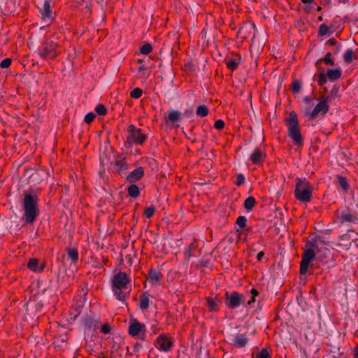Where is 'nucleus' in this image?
Returning a JSON list of instances; mask_svg holds the SVG:
<instances>
[{
	"mask_svg": "<svg viewBox=\"0 0 358 358\" xmlns=\"http://www.w3.org/2000/svg\"><path fill=\"white\" fill-rule=\"evenodd\" d=\"M317 258L320 261L327 263L326 259L329 258L331 255V250L327 248H316Z\"/></svg>",
	"mask_w": 358,
	"mask_h": 358,
	"instance_id": "obj_25",
	"label": "nucleus"
},
{
	"mask_svg": "<svg viewBox=\"0 0 358 358\" xmlns=\"http://www.w3.org/2000/svg\"><path fill=\"white\" fill-rule=\"evenodd\" d=\"M206 304L209 311L217 312L222 305V301L220 299H217V297H208L206 299Z\"/></svg>",
	"mask_w": 358,
	"mask_h": 358,
	"instance_id": "obj_21",
	"label": "nucleus"
},
{
	"mask_svg": "<svg viewBox=\"0 0 358 358\" xmlns=\"http://www.w3.org/2000/svg\"><path fill=\"white\" fill-rule=\"evenodd\" d=\"M352 243H354L357 247H358V238H355L352 241Z\"/></svg>",
	"mask_w": 358,
	"mask_h": 358,
	"instance_id": "obj_64",
	"label": "nucleus"
},
{
	"mask_svg": "<svg viewBox=\"0 0 358 358\" xmlns=\"http://www.w3.org/2000/svg\"><path fill=\"white\" fill-rule=\"evenodd\" d=\"M302 3H311L313 0H301Z\"/></svg>",
	"mask_w": 358,
	"mask_h": 358,
	"instance_id": "obj_63",
	"label": "nucleus"
},
{
	"mask_svg": "<svg viewBox=\"0 0 358 358\" xmlns=\"http://www.w3.org/2000/svg\"><path fill=\"white\" fill-rule=\"evenodd\" d=\"M327 43H328L330 45H331V46H335V45H337V44H338L337 41H336L335 38H330V39L328 41V42H327Z\"/></svg>",
	"mask_w": 358,
	"mask_h": 358,
	"instance_id": "obj_56",
	"label": "nucleus"
},
{
	"mask_svg": "<svg viewBox=\"0 0 358 358\" xmlns=\"http://www.w3.org/2000/svg\"><path fill=\"white\" fill-rule=\"evenodd\" d=\"M301 81L299 80H294L292 81L290 88L294 94H298L301 89Z\"/></svg>",
	"mask_w": 358,
	"mask_h": 358,
	"instance_id": "obj_38",
	"label": "nucleus"
},
{
	"mask_svg": "<svg viewBox=\"0 0 358 358\" xmlns=\"http://www.w3.org/2000/svg\"><path fill=\"white\" fill-rule=\"evenodd\" d=\"M322 62H324L327 65H330L332 66H335L334 60L333 59H331V54L329 52H327L323 58L319 59L316 62L315 66L318 67L319 64Z\"/></svg>",
	"mask_w": 358,
	"mask_h": 358,
	"instance_id": "obj_30",
	"label": "nucleus"
},
{
	"mask_svg": "<svg viewBox=\"0 0 358 358\" xmlns=\"http://www.w3.org/2000/svg\"><path fill=\"white\" fill-rule=\"evenodd\" d=\"M306 250L302 255V260L300 262V274L305 275L308 269L310 262L315 258L314 249L317 248L315 242H308L306 245Z\"/></svg>",
	"mask_w": 358,
	"mask_h": 358,
	"instance_id": "obj_7",
	"label": "nucleus"
},
{
	"mask_svg": "<svg viewBox=\"0 0 358 358\" xmlns=\"http://www.w3.org/2000/svg\"><path fill=\"white\" fill-rule=\"evenodd\" d=\"M68 258L71 259V263H76L79 259L78 249L76 248L68 247L66 248Z\"/></svg>",
	"mask_w": 358,
	"mask_h": 358,
	"instance_id": "obj_27",
	"label": "nucleus"
},
{
	"mask_svg": "<svg viewBox=\"0 0 358 358\" xmlns=\"http://www.w3.org/2000/svg\"><path fill=\"white\" fill-rule=\"evenodd\" d=\"M146 326L136 319H131L128 327V334L134 338L141 340L145 339Z\"/></svg>",
	"mask_w": 358,
	"mask_h": 358,
	"instance_id": "obj_11",
	"label": "nucleus"
},
{
	"mask_svg": "<svg viewBox=\"0 0 358 358\" xmlns=\"http://www.w3.org/2000/svg\"><path fill=\"white\" fill-rule=\"evenodd\" d=\"M256 297L251 296L250 299L247 302L245 301L243 306L244 307H248L250 306L252 303H254L256 301Z\"/></svg>",
	"mask_w": 358,
	"mask_h": 358,
	"instance_id": "obj_54",
	"label": "nucleus"
},
{
	"mask_svg": "<svg viewBox=\"0 0 358 358\" xmlns=\"http://www.w3.org/2000/svg\"><path fill=\"white\" fill-rule=\"evenodd\" d=\"M111 169L113 173L123 176L129 170V164L125 158L116 159L111 162Z\"/></svg>",
	"mask_w": 358,
	"mask_h": 358,
	"instance_id": "obj_12",
	"label": "nucleus"
},
{
	"mask_svg": "<svg viewBox=\"0 0 358 358\" xmlns=\"http://www.w3.org/2000/svg\"><path fill=\"white\" fill-rule=\"evenodd\" d=\"M152 45L149 43H145L140 48V52L145 55L150 54L152 52Z\"/></svg>",
	"mask_w": 358,
	"mask_h": 358,
	"instance_id": "obj_40",
	"label": "nucleus"
},
{
	"mask_svg": "<svg viewBox=\"0 0 358 358\" xmlns=\"http://www.w3.org/2000/svg\"><path fill=\"white\" fill-rule=\"evenodd\" d=\"M294 189V196L296 200L303 202H310L313 196V188L306 178H296Z\"/></svg>",
	"mask_w": 358,
	"mask_h": 358,
	"instance_id": "obj_5",
	"label": "nucleus"
},
{
	"mask_svg": "<svg viewBox=\"0 0 358 358\" xmlns=\"http://www.w3.org/2000/svg\"><path fill=\"white\" fill-rule=\"evenodd\" d=\"M327 76L326 73L321 72L318 75L317 83L320 86H323L327 83Z\"/></svg>",
	"mask_w": 358,
	"mask_h": 358,
	"instance_id": "obj_41",
	"label": "nucleus"
},
{
	"mask_svg": "<svg viewBox=\"0 0 358 358\" xmlns=\"http://www.w3.org/2000/svg\"><path fill=\"white\" fill-rule=\"evenodd\" d=\"M59 39L55 36L46 38L42 45L38 48V56L43 59H55L59 55Z\"/></svg>",
	"mask_w": 358,
	"mask_h": 358,
	"instance_id": "obj_4",
	"label": "nucleus"
},
{
	"mask_svg": "<svg viewBox=\"0 0 358 358\" xmlns=\"http://www.w3.org/2000/svg\"><path fill=\"white\" fill-rule=\"evenodd\" d=\"M326 74L330 81H334L341 77L342 71L340 68L335 69H328Z\"/></svg>",
	"mask_w": 358,
	"mask_h": 358,
	"instance_id": "obj_28",
	"label": "nucleus"
},
{
	"mask_svg": "<svg viewBox=\"0 0 358 358\" xmlns=\"http://www.w3.org/2000/svg\"><path fill=\"white\" fill-rule=\"evenodd\" d=\"M336 213L340 215L339 220L341 223L349 222L353 224L358 223V214L353 213L350 208H347L346 210L340 211L337 210Z\"/></svg>",
	"mask_w": 358,
	"mask_h": 358,
	"instance_id": "obj_13",
	"label": "nucleus"
},
{
	"mask_svg": "<svg viewBox=\"0 0 358 358\" xmlns=\"http://www.w3.org/2000/svg\"><path fill=\"white\" fill-rule=\"evenodd\" d=\"M143 94V90L139 87L134 88L130 93V96L133 99H138Z\"/></svg>",
	"mask_w": 358,
	"mask_h": 358,
	"instance_id": "obj_44",
	"label": "nucleus"
},
{
	"mask_svg": "<svg viewBox=\"0 0 358 358\" xmlns=\"http://www.w3.org/2000/svg\"><path fill=\"white\" fill-rule=\"evenodd\" d=\"M39 261L36 258L30 259L29 262L27 263V267L32 271L34 272H41L44 269L43 266H38Z\"/></svg>",
	"mask_w": 358,
	"mask_h": 358,
	"instance_id": "obj_26",
	"label": "nucleus"
},
{
	"mask_svg": "<svg viewBox=\"0 0 358 358\" xmlns=\"http://www.w3.org/2000/svg\"><path fill=\"white\" fill-rule=\"evenodd\" d=\"M127 131L129 134L124 142V146L127 148H131L134 144L143 145L147 139V136L142 132V130L134 124L129 125Z\"/></svg>",
	"mask_w": 358,
	"mask_h": 358,
	"instance_id": "obj_6",
	"label": "nucleus"
},
{
	"mask_svg": "<svg viewBox=\"0 0 358 358\" xmlns=\"http://www.w3.org/2000/svg\"><path fill=\"white\" fill-rule=\"evenodd\" d=\"M338 183L345 192H347L350 189V185L347 179L342 176H337Z\"/></svg>",
	"mask_w": 358,
	"mask_h": 358,
	"instance_id": "obj_34",
	"label": "nucleus"
},
{
	"mask_svg": "<svg viewBox=\"0 0 358 358\" xmlns=\"http://www.w3.org/2000/svg\"><path fill=\"white\" fill-rule=\"evenodd\" d=\"M154 346L160 352H169L174 347L173 338L169 334H161L154 341Z\"/></svg>",
	"mask_w": 358,
	"mask_h": 358,
	"instance_id": "obj_9",
	"label": "nucleus"
},
{
	"mask_svg": "<svg viewBox=\"0 0 358 358\" xmlns=\"http://www.w3.org/2000/svg\"><path fill=\"white\" fill-rule=\"evenodd\" d=\"M354 356L355 358H358V345L354 350Z\"/></svg>",
	"mask_w": 358,
	"mask_h": 358,
	"instance_id": "obj_61",
	"label": "nucleus"
},
{
	"mask_svg": "<svg viewBox=\"0 0 358 358\" xmlns=\"http://www.w3.org/2000/svg\"><path fill=\"white\" fill-rule=\"evenodd\" d=\"M209 113L208 107L205 105H200L196 108V115L199 117H206Z\"/></svg>",
	"mask_w": 358,
	"mask_h": 358,
	"instance_id": "obj_35",
	"label": "nucleus"
},
{
	"mask_svg": "<svg viewBox=\"0 0 358 358\" xmlns=\"http://www.w3.org/2000/svg\"><path fill=\"white\" fill-rule=\"evenodd\" d=\"M255 24H245V25L242 26L238 29V34H243L244 33L245 29H255Z\"/></svg>",
	"mask_w": 358,
	"mask_h": 358,
	"instance_id": "obj_52",
	"label": "nucleus"
},
{
	"mask_svg": "<svg viewBox=\"0 0 358 358\" xmlns=\"http://www.w3.org/2000/svg\"><path fill=\"white\" fill-rule=\"evenodd\" d=\"M130 282V278L127 274L122 271L116 273L112 281V289L118 301L124 302L130 295L131 289L127 292V285Z\"/></svg>",
	"mask_w": 358,
	"mask_h": 358,
	"instance_id": "obj_2",
	"label": "nucleus"
},
{
	"mask_svg": "<svg viewBox=\"0 0 358 358\" xmlns=\"http://www.w3.org/2000/svg\"><path fill=\"white\" fill-rule=\"evenodd\" d=\"M101 332L104 334H108L111 332V327L109 324L106 323L101 327Z\"/></svg>",
	"mask_w": 358,
	"mask_h": 358,
	"instance_id": "obj_50",
	"label": "nucleus"
},
{
	"mask_svg": "<svg viewBox=\"0 0 358 358\" xmlns=\"http://www.w3.org/2000/svg\"><path fill=\"white\" fill-rule=\"evenodd\" d=\"M85 300L80 298V300H76L72 308L69 311L71 319L76 320L81 313L82 309L84 306Z\"/></svg>",
	"mask_w": 358,
	"mask_h": 358,
	"instance_id": "obj_19",
	"label": "nucleus"
},
{
	"mask_svg": "<svg viewBox=\"0 0 358 358\" xmlns=\"http://www.w3.org/2000/svg\"><path fill=\"white\" fill-rule=\"evenodd\" d=\"M96 117V115L94 113L91 112V113H88L85 116V122L87 124H90L92 123L94 118Z\"/></svg>",
	"mask_w": 358,
	"mask_h": 358,
	"instance_id": "obj_47",
	"label": "nucleus"
},
{
	"mask_svg": "<svg viewBox=\"0 0 358 358\" xmlns=\"http://www.w3.org/2000/svg\"><path fill=\"white\" fill-rule=\"evenodd\" d=\"M264 255V252L263 251L259 252L257 255V261L260 262L262 259V257Z\"/></svg>",
	"mask_w": 358,
	"mask_h": 358,
	"instance_id": "obj_57",
	"label": "nucleus"
},
{
	"mask_svg": "<svg viewBox=\"0 0 358 358\" xmlns=\"http://www.w3.org/2000/svg\"><path fill=\"white\" fill-rule=\"evenodd\" d=\"M214 127L218 130H221L224 127V122L222 120H217L214 123Z\"/></svg>",
	"mask_w": 358,
	"mask_h": 358,
	"instance_id": "obj_53",
	"label": "nucleus"
},
{
	"mask_svg": "<svg viewBox=\"0 0 358 358\" xmlns=\"http://www.w3.org/2000/svg\"><path fill=\"white\" fill-rule=\"evenodd\" d=\"M145 175L144 168L139 166L131 171L127 176L126 180L130 183H135L139 181Z\"/></svg>",
	"mask_w": 358,
	"mask_h": 358,
	"instance_id": "obj_17",
	"label": "nucleus"
},
{
	"mask_svg": "<svg viewBox=\"0 0 358 358\" xmlns=\"http://www.w3.org/2000/svg\"><path fill=\"white\" fill-rule=\"evenodd\" d=\"M312 100H313V99L309 96H306L303 98V101L306 103H310Z\"/></svg>",
	"mask_w": 358,
	"mask_h": 358,
	"instance_id": "obj_59",
	"label": "nucleus"
},
{
	"mask_svg": "<svg viewBox=\"0 0 358 358\" xmlns=\"http://www.w3.org/2000/svg\"><path fill=\"white\" fill-rule=\"evenodd\" d=\"M287 135L292 140L294 144L298 147L303 145V138L299 128L298 116L296 112L289 113L285 119Z\"/></svg>",
	"mask_w": 358,
	"mask_h": 358,
	"instance_id": "obj_3",
	"label": "nucleus"
},
{
	"mask_svg": "<svg viewBox=\"0 0 358 358\" xmlns=\"http://www.w3.org/2000/svg\"><path fill=\"white\" fill-rule=\"evenodd\" d=\"M83 324L87 329H96L100 327L101 324L99 316L87 315L83 318Z\"/></svg>",
	"mask_w": 358,
	"mask_h": 358,
	"instance_id": "obj_14",
	"label": "nucleus"
},
{
	"mask_svg": "<svg viewBox=\"0 0 358 358\" xmlns=\"http://www.w3.org/2000/svg\"><path fill=\"white\" fill-rule=\"evenodd\" d=\"M155 210H156L155 206L154 205H151L150 206L147 207L144 209L143 215L147 218H150L154 215Z\"/></svg>",
	"mask_w": 358,
	"mask_h": 358,
	"instance_id": "obj_39",
	"label": "nucleus"
},
{
	"mask_svg": "<svg viewBox=\"0 0 358 358\" xmlns=\"http://www.w3.org/2000/svg\"><path fill=\"white\" fill-rule=\"evenodd\" d=\"M209 260H207V259H202L201 262H200V265L201 267H208V265H209Z\"/></svg>",
	"mask_w": 358,
	"mask_h": 358,
	"instance_id": "obj_55",
	"label": "nucleus"
},
{
	"mask_svg": "<svg viewBox=\"0 0 358 358\" xmlns=\"http://www.w3.org/2000/svg\"><path fill=\"white\" fill-rule=\"evenodd\" d=\"M317 100L319 102L313 110H310V109H306L305 111V115L308 117L309 120H315L320 113L322 116H324L329 110V102L323 96L317 99Z\"/></svg>",
	"mask_w": 358,
	"mask_h": 358,
	"instance_id": "obj_10",
	"label": "nucleus"
},
{
	"mask_svg": "<svg viewBox=\"0 0 358 358\" xmlns=\"http://www.w3.org/2000/svg\"><path fill=\"white\" fill-rule=\"evenodd\" d=\"M266 157V152L263 150L256 148L251 154L250 159L253 164H259L265 160Z\"/></svg>",
	"mask_w": 358,
	"mask_h": 358,
	"instance_id": "obj_20",
	"label": "nucleus"
},
{
	"mask_svg": "<svg viewBox=\"0 0 358 358\" xmlns=\"http://www.w3.org/2000/svg\"><path fill=\"white\" fill-rule=\"evenodd\" d=\"M128 195L131 198H137L140 195L139 187L134 183H131L127 188Z\"/></svg>",
	"mask_w": 358,
	"mask_h": 358,
	"instance_id": "obj_31",
	"label": "nucleus"
},
{
	"mask_svg": "<svg viewBox=\"0 0 358 358\" xmlns=\"http://www.w3.org/2000/svg\"><path fill=\"white\" fill-rule=\"evenodd\" d=\"M22 206L24 210L22 220L26 224H33L40 215L37 191L29 189L24 192Z\"/></svg>",
	"mask_w": 358,
	"mask_h": 358,
	"instance_id": "obj_1",
	"label": "nucleus"
},
{
	"mask_svg": "<svg viewBox=\"0 0 358 358\" xmlns=\"http://www.w3.org/2000/svg\"><path fill=\"white\" fill-rule=\"evenodd\" d=\"M181 113L179 110H171L164 116V120L166 122H170L175 123L180 120Z\"/></svg>",
	"mask_w": 358,
	"mask_h": 358,
	"instance_id": "obj_24",
	"label": "nucleus"
},
{
	"mask_svg": "<svg viewBox=\"0 0 358 358\" xmlns=\"http://www.w3.org/2000/svg\"><path fill=\"white\" fill-rule=\"evenodd\" d=\"M257 203L255 199L253 196L248 197L244 201V208L248 210H251Z\"/></svg>",
	"mask_w": 358,
	"mask_h": 358,
	"instance_id": "obj_36",
	"label": "nucleus"
},
{
	"mask_svg": "<svg viewBox=\"0 0 358 358\" xmlns=\"http://www.w3.org/2000/svg\"><path fill=\"white\" fill-rule=\"evenodd\" d=\"M353 51L351 49H348L344 55L343 59L347 64H350L352 62Z\"/></svg>",
	"mask_w": 358,
	"mask_h": 358,
	"instance_id": "obj_42",
	"label": "nucleus"
},
{
	"mask_svg": "<svg viewBox=\"0 0 358 358\" xmlns=\"http://www.w3.org/2000/svg\"><path fill=\"white\" fill-rule=\"evenodd\" d=\"M143 348V344L140 342H136L134 345L133 351L130 353V355H133L134 353L139 352Z\"/></svg>",
	"mask_w": 358,
	"mask_h": 358,
	"instance_id": "obj_51",
	"label": "nucleus"
},
{
	"mask_svg": "<svg viewBox=\"0 0 358 358\" xmlns=\"http://www.w3.org/2000/svg\"><path fill=\"white\" fill-rule=\"evenodd\" d=\"M245 178L243 173H238L236 175V180L235 184L236 186L240 187L245 183Z\"/></svg>",
	"mask_w": 358,
	"mask_h": 358,
	"instance_id": "obj_46",
	"label": "nucleus"
},
{
	"mask_svg": "<svg viewBox=\"0 0 358 358\" xmlns=\"http://www.w3.org/2000/svg\"><path fill=\"white\" fill-rule=\"evenodd\" d=\"M162 278L163 275L160 271L152 268L148 273L147 280L152 285L156 286L161 285Z\"/></svg>",
	"mask_w": 358,
	"mask_h": 358,
	"instance_id": "obj_16",
	"label": "nucleus"
},
{
	"mask_svg": "<svg viewBox=\"0 0 358 358\" xmlns=\"http://www.w3.org/2000/svg\"><path fill=\"white\" fill-rule=\"evenodd\" d=\"M48 173L45 171V169H38L36 170L34 173H32L30 176V178H32L34 180L39 182V178H44L47 177ZM43 178H41L43 180Z\"/></svg>",
	"mask_w": 358,
	"mask_h": 358,
	"instance_id": "obj_33",
	"label": "nucleus"
},
{
	"mask_svg": "<svg viewBox=\"0 0 358 358\" xmlns=\"http://www.w3.org/2000/svg\"><path fill=\"white\" fill-rule=\"evenodd\" d=\"M250 293L252 294V296L256 297L259 295V292L256 289H254V288L250 290Z\"/></svg>",
	"mask_w": 358,
	"mask_h": 358,
	"instance_id": "obj_58",
	"label": "nucleus"
},
{
	"mask_svg": "<svg viewBox=\"0 0 358 358\" xmlns=\"http://www.w3.org/2000/svg\"><path fill=\"white\" fill-rule=\"evenodd\" d=\"M96 113L99 115H106L107 114V109L103 104H98L95 108Z\"/></svg>",
	"mask_w": 358,
	"mask_h": 358,
	"instance_id": "obj_43",
	"label": "nucleus"
},
{
	"mask_svg": "<svg viewBox=\"0 0 358 358\" xmlns=\"http://www.w3.org/2000/svg\"><path fill=\"white\" fill-rule=\"evenodd\" d=\"M253 358H271V355L267 348H262L258 352L255 357L252 355Z\"/></svg>",
	"mask_w": 358,
	"mask_h": 358,
	"instance_id": "obj_37",
	"label": "nucleus"
},
{
	"mask_svg": "<svg viewBox=\"0 0 358 358\" xmlns=\"http://www.w3.org/2000/svg\"><path fill=\"white\" fill-rule=\"evenodd\" d=\"M248 341L249 339L246 334H238L232 340V344L238 348H242L248 344Z\"/></svg>",
	"mask_w": 358,
	"mask_h": 358,
	"instance_id": "obj_22",
	"label": "nucleus"
},
{
	"mask_svg": "<svg viewBox=\"0 0 358 358\" xmlns=\"http://www.w3.org/2000/svg\"><path fill=\"white\" fill-rule=\"evenodd\" d=\"M198 248V243L196 239L187 247L185 248L184 251V255H185V258L189 260L191 257H194L195 255L192 252L196 250Z\"/></svg>",
	"mask_w": 358,
	"mask_h": 358,
	"instance_id": "obj_29",
	"label": "nucleus"
},
{
	"mask_svg": "<svg viewBox=\"0 0 358 358\" xmlns=\"http://www.w3.org/2000/svg\"><path fill=\"white\" fill-rule=\"evenodd\" d=\"M245 300V296L236 291H227L224 293V304L229 310L236 309L241 305L243 306Z\"/></svg>",
	"mask_w": 358,
	"mask_h": 358,
	"instance_id": "obj_8",
	"label": "nucleus"
},
{
	"mask_svg": "<svg viewBox=\"0 0 358 358\" xmlns=\"http://www.w3.org/2000/svg\"><path fill=\"white\" fill-rule=\"evenodd\" d=\"M192 113V110H186L184 113V115H186L187 117H189Z\"/></svg>",
	"mask_w": 358,
	"mask_h": 358,
	"instance_id": "obj_60",
	"label": "nucleus"
},
{
	"mask_svg": "<svg viewBox=\"0 0 358 358\" xmlns=\"http://www.w3.org/2000/svg\"><path fill=\"white\" fill-rule=\"evenodd\" d=\"M150 294L147 291L143 292L141 294L139 299V303H138V306L141 310H145L149 308L150 303Z\"/></svg>",
	"mask_w": 358,
	"mask_h": 358,
	"instance_id": "obj_23",
	"label": "nucleus"
},
{
	"mask_svg": "<svg viewBox=\"0 0 358 358\" xmlns=\"http://www.w3.org/2000/svg\"><path fill=\"white\" fill-rule=\"evenodd\" d=\"M247 219L245 216L241 215L236 219V223L241 228L243 229L246 227Z\"/></svg>",
	"mask_w": 358,
	"mask_h": 358,
	"instance_id": "obj_45",
	"label": "nucleus"
},
{
	"mask_svg": "<svg viewBox=\"0 0 358 358\" xmlns=\"http://www.w3.org/2000/svg\"><path fill=\"white\" fill-rule=\"evenodd\" d=\"M50 3L51 0H44L43 6L40 8V13L43 20L52 22L54 20Z\"/></svg>",
	"mask_w": 358,
	"mask_h": 358,
	"instance_id": "obj_15",
	"label": "nucleus"
},
{
	"mask_svg": "<svg viewBox=\"0 0 358 358\" xmlns=\"http://www.w3.org/2000/svg\"><path fill=\"white\" fill-rule=\"evenodd\" d=\"M147 68L144 65H141L138 68V72H141L143 71H145Z\"/></svg>",
	"mask_w": 358,
	"mask_h": 358,
	"instance_id": "obj_62",
	"label": "nucleus"
},
{
	"mask_svg": "<svg viewBox=\"0 0 358 358\" xmlns=\"http://www.w3.org/2000/svg\"><path fill=\"white\" fill-rule=\"evenodd\" d=\"M241 57L238 54H236L234 57H226L224 60L227 69L231 71H234L238 68L241 63Z\"/></svg>",
	"mask_w": 358,
	"mask_h": 358,
	"instance_id": "obj_18",
	"label": "nucleus"
},
{
	"mask_svg": "<svg viewBox=\"0 0 358 358\" xmlns=\"http://www.w3.org/2000/svg\"><path fill=\"white\" fill-rule=\"evenodd\" d=\"M11 63L12 60L10 58H6L1 62L0 66L2 69H6L11 65Z\"/></svg>",
	"mask_w": 358,
	"mask_h": 358,
	"instance_id": "obj_48",
	"label": "nucleus"
},
{
	"mask_svg": "<svg viewBox=\"0 0 358 358\" xmlns=\"http://www.w3.org/2000/svg\"><path fill=\"white\" fill-rule=\"evenodd\" d=\"M339 87L334 85L327 96H322L328 102L331 101L336 97H339Z\"/></svg>",
	"mask_w": 358,
	"mask_h": 358,
	"instance_id": "obj_32",
	"label": "nucleus"
},
{
	"mask_svg": "<svg viewBox=\"0 0 358 358\" xmlns=\"http://www.w3.org/2000/svg\"><path fill=\"white\" fill-rule=\"evenodd\" d=\"M328 31V27L325 24H322L320 25L318 34L320 36H325Z\"/></svg>",
	"mask_w": 358,
	"mask_h": 358,
	"instance_id": "obj_49",
	"label": "nucleus"
}]
</instances>
